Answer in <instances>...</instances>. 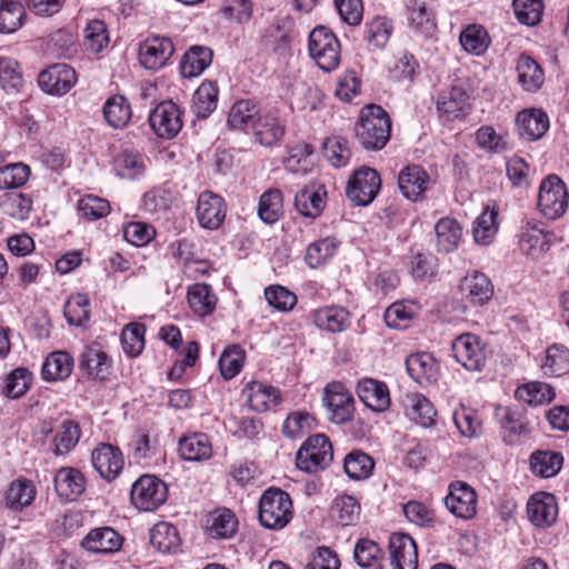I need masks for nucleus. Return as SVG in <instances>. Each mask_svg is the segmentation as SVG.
<instances>
[{
    "instance_id": "9d476101",
    "label": "nucleus",
    "mask_w": 569,
    "mask_h": 569,
    "mask_svg": "<svg viewBox=\"0 0 569 569\" xmlns=\"http://www.w3.org/2000/svg\"><path fill=\"white\" fill-rule=\"evenodd\" d=\"M323 402L330 412V420L335 423H345L352 419L355 399L341 382H331L325 388Z\"/></svg>"
},
{
    "instance_id": "4c0bfd02",
    "label": "nucleus",
    "mask_w": 569,
    "mask_h": 569,
    "mask_svg": "<svg viewBox=\"0 0 569 569\" xmlns=\"http://www.w3.org/2000/svg\"><path fill=\"white\" fill-rule=\"evenodd\" d=\"M187 299L190 309L199 317L211 315L217 306V296L211 286L207 283H194L188 288Z\"/></svg>"
},
{
    "instance_id": "6e6d98bb",
    "label": "nucleus",
    "mask_w": 569,
    "mask_h": 569,
    "mask_svg": "<svg viewBox=\"0 0 569 569\" xmlns=\"http://www.w3.org/2000/svg\"><path fill=\"white\" fill-rule=\"evenodd\" d=\"M146 327L139 322H131L124 326L120 340L122 349L129 357H137L144 348Z\"/></svg>"
},
{
    "instance_id": "7c9ffc66",
    "label": "nucleus",
    "mask_w": 569,
    "mask_h": 569,
    "mask_svg": "<svg viewBox=\"0 0 569 569\" xmlns=\"http://www.w3.org/2000/svg\"><path fill=\"white\" fill-rule=\"evenodd\" d=\"M461 290L473 305L482 306L493 295V286L490 279L482 272L473 271L463 278Z\"/></svg>"
},
{
    "instance_id": "f704fd0d",
    "label": "nucleus",
    "mask_w": 569,
    "mask_h": 569,
    "mask_svg": "<svg viewBox=\"0 0 569 569\" xmlns=\"http://www.w3.org/2000/svg\"><path fill=\"white\" fill-rule=\"evenodd\" d=\"M73 358L67 351H53L44 360L41 375L46 381L67 379L73 369Z\"/></svg>"
},
{
    "instance_id": "e433bc0d",
    "label": "nucleus",
    "mask_w": 569,
    "mask_h": 569,
    "mask_svg": "<svg viewBox=\"0 0 569 569\" xmlns=\"http://www.w3.org/2000/svg\"><path fill=\"white\" fill-rule=\"evenodd\" d=\"M248 403L257 412H264L280 401V391L259 381H251L247 386Z\"/></svg>"
},
{
    "instance_id": "58836bf2",
    "label": "nucleus",
    "mask_w": 569,
    "mask_h": 569,
    "mask_svg": "<svg viewBox=\"0 0 569 569\" xmlns=\"http://www.w3.org/2000/svg\"><path fill=\"white\" fill-rule=\"evenodd\" d=\"M79 367L89 377L103 380L109 375L111 359L100 349L88 347L80 356Z\"/></svg>"
},
{
    "instance_id": "603ef678",
    "label": "nucleus",
    "mask_w": 569,
    "mask_h": 569,
    "mask_svg": "<svg viewBox=\"0 0 569 569\" xmlns=\"http://www.w3.org/2000/svg\"><path fill=\"white\" fill-rule=\"evenodd\" d=\"M246 352L240 345H230L224 348L219 358V369L226 380L234 378L242 369Z\"/></svg>"
},
{
    "instance_id": "393cba45",
    "label": "nucleus",
    "mask_w": 569,
    "mask_h": 569,
    "mask_svg": "<svg viewBox=\"0 0 569 569\" xmlns=\"http://www.w3.org/2000/svg\"><path fill=\"white\" fill-rule=\"evenodd\" d=\"M326 196L327 191L323 184L306 186L295 196V207L303 217L315 219L325 208Z\"/></svg>"
},
{
    "instance_id": "a878e982",
    "label": "nucleus",
    "mask_w": 569,
    "mask_h": 569,
    "mask_svg": "<svg viewBox=\"0 0 569 569\" xmlns=\"http://www.w3.org/2000/svg\"><path fill=\"white\" fill-rule=\"evenodd\" d=\"M496 417L502 430L503 440L508 445H513L518 437L526 436L530 432L529 423L518 410H512L508 407H498L496 409Z\"/></svg>"
},
{
    "instance_id": "412c9836",
    "label": "nucleus",
    "mask_w": 569,
    "mask_h": 569,
    "mask_svg": "<svg viewBox=\"0 0 569 569\" xmlns=\"http://www.w3.org/2000/svg\"><path fill=\"white\" fill-rule=\"evenodd\" d=\"M517 132L527 141L541 139L549 129V118L541 110H522L516 117Z\"/></svg>"
},
{
    "instance_id": "5fc2aeb1",
    "label": "nucleus",
    "mask_w": 569,
    "mask_h": 569,
    "mask_svg": "<svg viewBox=\"0 0 569 569\" xmlns=\"http://www.w3.org/2000/svg\"><path fill=\"white\" fill-rule=\"evenodd\" d=\"M338 242L335 238H323L310 243L306 250L305 260L310 268H317L327 262L336 252Z\"/></svg>"
},
{
    "instance_id": "680f3d73",
    "label": "nucleus",
    "mask_w": 569,
    "mask_h": 569,
    "mask_svg": "<svg viewBox=\"0 0 569 569\" xmlns=\"http://www.w3.org/2000/svg\"><path fill=\"white\" fill-rule=\"evenodd\" d=\"M407 11L410 24L418 32L428 34L436 28L431 12L428 10L423 1L410 0L407 4Z\"/></svg>"
},
{
    "instance_id": "f257e3e1",
    "label": "nucleus",
    "mask_w": 569,
    "mask_h": 569,
    "mask_svg": "<svg viewBox=\"0 0 569 569\" xmlns=\"http://www.w3.org/2000/svg\"><path fill=\"white\" fill-rule=\"evenodd\" d=\"M355 134L363 149L368 151L383 149L391 136V120L388 112L378 104L365 107L355 126Z\"/></svg>"
},
{
    "instance_id": "c9c22d12",
    "label": "nucleus",
    "mask_w": 569,
    "mask_h": 569,
    "mask_svg": "<svg viewBox=\"0 0 569 569\" xmlns=\"http://www.w3.org/2000/svg\"><path fill=\"white\" fill-rule=\"evenodd\" d=\"M219 89L214 81L206 80L196 90L192 98V111L197 118L207 119L218 104Z\"/></svg>"
},
{
    "instance_id": "c03bdc74",
    "label": "nucleus",
    "mask_w": 569,
    "mask_h": 569,
    "mask_svg": "<svg viewBox=\"0 0 569 569\" xmlns=\"http://www.w3.org/2000/svg\"><path fill=\"white\" fill-rule=\"evenodd\" d=\"M541 369L546 376L561 377L569 372V349L561 343L548 347Z\"/></svg>"
},
{
    "instance_id": "4d7b16f0",
    "label": "nucleus",
    "mask_w": 569,
    "mask_h": 569,
    "mask_svg": "<svg viewBox=\"0 0 569 569\" xmlns=\"http://www.w3.org/2000/svg\"><path fill=\"white\" fill-rule=\"evenodd\" d=\"M382 558V550L380 546L368 538L359 539L353 548V559L361 568H371L380 565Z\"/></svg>"
},
{
    "instance_id": "0e129e2a",
    "label": "nucleus",
    "mask_w": 569,
    "mask_h": 569,
    "mask_svg": "<svg viewBox=\"0 0 569 569\" xmlns=\"http://www.w3.org/2000/svg\"><path fill=\"white\" fill-rule=\"evenodd\" d=\"M312 153L313 148L310 144L306 142L296 144L290 149L289 157L284 160L286 169L293 173L306 174L312 166L309 159Z\"/></svg>"
},
{
    "instance_id": "b1692460",
    "label": "nucleus",
    "mask_w": 569,
    "mask_h": 569,
    "mask_svg": "<svg viewBox=\"0 0 569 569\" xmlns=\"http://www.w3.org/2000/svg\"><path fill=\"white\" fill-rule=\"evenodd\" d=\"M122 537L111 527L94 528L83 538L81 546L94 553H113L122 546Z\"/></svg>"
},
{
    "instance_id": "6e6552de",
    "label": "nucleus",
    "mask_w": 569,
    "mask_h": 569,
    "mask_svg": "<svg viewBox=\"0 0 569 569\" xmlns=\"http://www.w3.org/2000/svg\"><path fill=\"white\" fill-rule=\"evenodd\" d=\"M389 557L378 569H418V547L407 533L396 532L389 538Z\"/></svg>"
},
{
    "instance_id": "79ce46f5",
    "label": "nucleus",
    "mask_w": 569,
    "mask_h": 569,
    "mask_svg": "<svg viewBox=\"0 0 569 569\" xmlns=\"http://www.w3.org/2000/svg\"><path fill=\"white\" fill-rule=\"evenodd\" d=\"M518 82L526 91H537L545 81L541 67L529 56L521 54L517 62Z\"/></svg>"
},
{
    "instance_id": "20e7f679",
    "label": "nucleus",
    "mask_w": 569,
    "mask_h": 569,
    "mask_svg": "<svg viewBox=\"0 0 569 569\" xmlns=\"http://www.w3.org/2000/svg\"><path fill=\"white\" fill-rule=\"evenodd\" d=\"M308 49L310 57L323 71H332L339 66L340 43L329 28L316 27L309 34Z\"/></svg>"
},
{
    "instance_id": "37998d69",
    "label": "nucleus",
    "mask_w": 569,
    "mask_h": 569,
    "mask_svg": "<svg viewBox=\"0 0 569 569\" xmlns=\"http://www.w3.org/2000/svg\"><path fill=\"white\" fill-rule=\"evenodd\" d=\"M180 542L178 529L169 522H158L150 530V543L160 552H174Z\"/></svg>"
},
{
    "instance_id": "ddd939ff",
    "label": "nucleus",
    "mask_w": 569,
    "mask_h": 569,
    "mask_svg": "<svg viewBox=\"0 0 569 569\" xmlns=\"http://www.w3.org/2000/svg\"><path fill=\"white\" fill-rule=\"evenodd\" d=\"M180 110L171 100L160 102L149 114L153 132L163 139L176 137L182 128Z\"/></svg>"
},
{
    "instance_id": "4468645a",
    "label": "nucleus",
    "mask_w": 569,
    "mask_h": 569,
    "mask_svg": "<svg viewBox=\"0 0 569 569\" xmlns=\"http://www.w3.org/2000/svg\"><path fill=\"white\" fill-rule=\"evenodd\" d=\"M77 82L73 68L66 63H56L42 70L38 76L39 87L52 96H63Z\"/></svg>"
},
{
    "instance_id": "bf43d9fd",
    "label": "nucleus",
    "mask_w": 569,
    "mask_h": 569,
    "mask_svg": "<svg viewBox=\"0 0 569 569\" xmlns=\"http://www.w3.org/2000/svg\"><path fill=\"white\" fill-rule=\"evenodd\" d=\"M516 396L529 405H542L555 398V390L548 383L533 381L519 387Z\"/></svg>"
},
{
    "instance_id": "5701e85b",
    "label": "nucleus",
    "mask_w": 569,
    "mask_h": 569,
    "mask_svg": "<svg viewBox=\"0 0 569 569\" xmlns=\"http://www.w3.org/2000/svg\"><path fill=\"white\" fill-rule=\"evenodd\" d=\"M54 489L60 498L77 500L86 490V478L73 467H62L54 476Z\"/></svg>"
},
{
    "instance_id": "c85d7f7f",
    "label": "nucleus",
    "mask_w": 569,
    "mask_h": 569,
    "mask_svg": "<svg viewBox=\"0 0 569 569\" xmlns=\"http://www.w3.org/2000/svg\"><path fill=\"white\" fill-rule=\"evenodd\" d=\"M213 52L206 46H191L182 56L180 72L184 78L200 76L212 62Z\"/></svg>"
},
{
    "instance_id": "f03ea898",
    "label": "nucleus",
    "mask_w": 569,
    "mask_h": 569,
    "mask_svg": "<svg viewBox=\"0 0 569 569\" xmlns=\"http://www.w3.org/2000/svg\"><path fill=\"white\" fill-rule=\"evenodd\" d=\"M259 521L267 529H282L292 519V501L286 491L279 488L267 489L259 501Z\"/></svg>"
},
{
    "instance_id": "2f4dec72",
    "label": "nucleus",
    "mask_w": 569,
    "mask_h": 569,
    "mask_svg": "<svg viewBox=\"0 0 569 569\" xmlns=\"http://www.w3.org/2000/svg\"><path fill=\"white\" fill-rule=\"evenodd\" d=\"M436 246L439 252L449 253L458 248L462 237V227L450 217H443L435 226Z\"/></svg>"
},
{
    "instance_id": "aec40b11",
    "label": "nucleus",
    "mask_w": 569,
    "mask_h": 569,
    "mask_svg": "<svg viewBox=\"0 0 569 569\" xmlns=\"http://www.w3.org/2000/svg\"><path fill=\"white\" fill-rule=\"evenodd\" d=\"M357 395L363 405L375 412H385L391 405L387 383L373 378L360 379L357 385Z\"/></svg>"
},
{
    "instance_id": "c756f323",
    "label": "nucleus",
    "mask_w": 569,
    "mask_h": 569,
    "mask_svg": "<svg viewBox=\"0 0 569 569\" xmlns=\"http://www.w3.org/2000/svg\"><path fill=\"white\" fill-rule=\"evenodd\" d=\"M437 108L449 119L465 117L470 109L469 94L463 88L455 86L439 96Z\"/></svg>"
},
{
    "instance_id": "a19ab883",
    "label": "nucleus",
    "mask_w": 569,
    "mask_h": 569,
    "mask_svg": "<svg viewBox=\"0 0 569 569\" xmlns=\"http://www.w3.org/2000/svg\"><path fill=\"white\" fill-rule=\"evenodd\" d=\"M102 111L106 121L113 129L124 128L132 116L128 99L121 94H114L108 98Z\"/></svg>"
},
{
    "instance_id": "de8ad7c7",
    "label": "nucleus",
    "mask_w": 569,
    "mask_h": 569,
    "mask_svg": "<svg viewBox=\"0 0 569 569\" xmlns=\"http://www.w3.org/2000/svg\"><path fill=\"white\" fill-rule=\"evenodd\" d=\"M208 530L214 538H229L237 530L238 520L229 509H218L210 513Z\"/></svg>"
},
{
    "instance_id": "39448f33",
    "label": "nucleus",
    "mask_w": 569,
    "mask_h": 569,
    "mask_svg": "<svg viewBox=\"0 0 569 569\" xmlns=\"http://www.w3.org/2000/svg\"><path fill=\"white\" fill-rule=\"evenodd\" d=\"M568 190L565 182L556 174L545 178L539 188L538 207L548 219L561 217L568 208Z\"/></svg>"
},
{
    "instance_id": "1a4fd4ad",
    "label": "nucleus",
    "mask_w": 569,
    "mask_h": 569,
    "mask_svg": "<svg viewBox=\"0 0 569 569\" xmlns=\"http://www.w3.org/2000/svg\"><path fill=\"white\" fill-rule=\"evenodd\" d=\"M381 187V179L377 170L361 167L350 177L346 193L358 206H367L373 201Z\"/></svg>"
},
{
    "instance_id": "9b49d317",
    "label": "nucleus",
    "mask_w": 569,
    "mask_h": 569,
    "mask_svg": "<svg viewBox=\"0 0 569 569\" xmlns=\"http://www.w3.org/2000/svg\"><path fill=\"white\" fill-rule=\"evenodd\" d=\"M174 52L170 38L164 36H149L139 47V61L147 70L163 68Z\"/></svg>"
},
{
    "instance_id": "a211bd4d",
    "label": "nucleus",
    "mask_w": 569,
    "mask_h": 569,
    "mask_svg": "<svg viewBox=\"0 0 569 569\" xmlns=\"http://www.w3.org/2000/svg\"><path fill=\"white\" fill-rule=\"evenodd\" d=\"M226 212V202L219 194L204 191L199 196L196 214L202 228L218 229L224 221Z\"/></svg>"
},
{
    "instance_id": "e2e57ef3",
    "label": "nucleus",
    "mask_w": 569,
    "mask_h": 569,
    "mask_svg": "<svg viewBox=\"0 0 569 569\" xmlns=\"http://www.w3.org/2000/svg\"><path fill=\"white\" fill-rule=\"evenodd\" d=\"M23 7L13 0H0V32L11 33L22 24Z\"/></svg>"
},
{
    "instance_id": "774afa93",
    "label": "nucleus",
    "mask_w": 569,
    "mask_h": 569,
    "mask_svg": "<svg viewBox=\"0 0 569 569\" xmlns=\"http://www.w3.org/2000/svg\"><path fill=\"white\" fill-rule=\"evenodd\" d=\"M323 148L328 161L333 167L341 168L348 164L351 157V150L346 138H328L323 143Z\"/></svg>"
},
{
    "instance_id": "bb28decb",
    "label": "nucleus",
    "mask_w": 569,
    "mask_h": 569,
    "mask_svg": "<svg viewBox=\"0 0 569 569\" xmlns=\"http://www.w3.org/2000/svg\"><path fill=\"white\" fill-rule=\"evenodd\" d=\"M312 320L321 330L342 332L350 326V312L340 306H327L312 311Z\"/></svg>"
},
{
    "instance_id": "0eeeda50",
    "label": "nucleus",
    "mask_w": 569,
    "mask_h": 569,
    "mask_svg": "<svg viewBox=\"0 0 569 569\" xmlns=\"http://www.w3.org/2000/svg\"><path fill=\"white\" fill-rule=\"evenodd\" d=\"M455 359L469 371H480L487 361V345L477 335L466 332L458 336L451 345Z\"/></svg>"
},
{
    "instance_id": "8fccbe9b",
    "label": "nucleus",
    "mask_w": 569,
    "mask_h": 569,
    "mask_svg": "<svg viewBox=\"0 0 569 569\" xmlns=\"http://www.w3.org/2000/svg\"><path fill=\"white\" fill-rule=\"evenodd\" d=\"M373 467V459L359 450L348 453L343 461V469L347 476L353 480L368 478L372 473Z\"/></svg>"
},
{
    "instance_id": "423d86ee",
    "label": "nucleus",
    "mask_w": 569,
    "mask_h": 569,
    "mask_svg": "<svg viewBox=\"0 0 569 569\" xmlns=\"http://www.w3.org/2000/svg\"><path fill=\"white\" fill-rule=\"evenodd\" d=\"M168 496L166 483L156 476H141L131 488L132 505L141 511H153L164 503Z\"/></svg>"
},
{
    "instance_id": "3c124183",
    "label": "nucleus",
    "mask_w": 569,
    "mask_h": 569,
    "mask_svg": "<svg viewBox=\"0 0 569 569\" xmlns=\"http://www.w3.org/2000/svg\"><path fill=\"white\" fill-rule=\"evenodd\" d=\"M63 315L69 325L81 327L90 319V300L87 295L76 293L64 303Z\"/></svg>"
},
{
    "instance_id": "69168bd1",
    "label": "nucleus",
    "mask_w": 569,
    "mask_h": 569,
    "mask_svg": "<svg viewBox=\"0 0 569 569\" xmlns=\"http://www.w3.org/2000/svg\"><path fill=\"white\" fill-rule=\"evenodd\" d=\"M30 176L29 166L17 162L0 168V190L22 187Z\"/></svg>"
},
{
    "instance_id": "13d9d810",
    "label": "nucleus",
    "mask_w": 569,
    "mask_h": 569,
    "mask_svg": "<svg viewBox=\"0 0 569 569\" xmlns=\"http://www.w3.org/2000/svg\"><path fill=\"white\" fill-rule=\"evenodd\" d=\"M460 43L467 52L480 56L489 47L490 39L483 27L471 24L460 34Z\"/></svg>"
},
{
    "instance_id": "09e8293b",
    "label": "nucleus",
    "mask_w": 569,
    "mask_h": 569,
    "mask_svg": "<svg viewBox=\"0 0 569 569\" xmlns=\"http://www.w3.org/2000/svg\"><path fill=\"white\" fill-rule=\"evenodd\" d=\"M282 192L279 189L264 191L259 200V218L269 224L277 222L282 214Z\"/></svg>"
},
{
    "instance_id": "72a5a7b5",
    "label": "nucleus",
    "mask_w": 569,
    "mask_h": 569,
    "mask_svg": "<svg viewBox=\"0 0 569 569\" xmlns=\"http://www.w3.org/2000/svg\"><path fill=\"white\" fill-rule=\"evenodd\" d=\"M81 437V429L77 421L66 419L63 420L52 439V453L56 457L66 456L72 451Z\"/></svg>"
},
{
    "instance_id": "338daca9",
    "label": "nucleus",
    "mask_w": 569,
    "mask_h": 569,
    "mask_svg": "<svg viewBox=\"0 0 569 569\" xmlns=\"http://www.w3.org/2000/svg\"><path fill=\"white\" fill-rule=\"evenodd\" d=\"M498 211L492 208L486 210L476 219L473 223V238L477 243L487 244L497 232Z\"/></svg>"
},
{
    "instance_id": "052dcab7",
    "label": "nucleus",
    "mask_w": 569,
    "mask_h": 569,
    "mask_svg": "<svg viewBox=\"0 0 569 569\" xmlns=\"http://www.w3.org/2000/svg\"><path fill=\"white\" fill-rule=\"evenodd\" d=\"M34 496L36 490L30 481L16 480L10 485L7 491L6 502L9 508L21 510L33 501Z\"/></svg>"
},
{
    "instance_id": "cd10ccee",
    "label": "nucleus",
    "mask_w": 569,
    "mask_h": 569,
    "mask_svg": "<svg viewBox=\"0 0 569 569\" xmlns=\"http://www.w3.org/2000/svg\"><path fill=\"white\" fill-rule=\"evenodd\" d=\"M519 246L523 253L532 259H537L549 250L550 240L539 224L528 222L521 228Z\"/></svg>"
},
{
    "instance_id": "dca6fc26",
    "label": "nucleus",
    "mask_w": 569,
    "mask_h": 569,
    "mask_svg": "<svg viewBox=\"0 0 569 569\" xmlns=\"http://www.w3.org/2000/svg\"><path fill=\"white\" fill-rule=\"evenodd\" d=\"M91 463L101 478L112 481L122 471L124 458L118 447L100 442L91 452Z\"/></svg>"
},
{
    "instance_id": "6ab92c4d",
    "label": "nucleus",
    "mask_w": 569,
    "mask_h": 569,
    "mask_svg": "<svg viewBox=\"0 0 569 569\" xmlns=\"http://www.w3.org/2000/svg\"><path fill=\"white\" fill-rule=\"evenodd\" d=\"M430 183L429 173L419 164H409L398 174V188L402 196L413 202L423 198Z\"/></svg>"
},
{
    "instance_id": "473e14b6",
    "label": "nucleus",
    "mask_w": 569,
    "mask_h": 569,
    "mask_svg": "<svg viewBox=\"0 0 569 569\" xmlns=\"http://www.w3.org/2000/svg\"><path fill=\"white\" fill-rule=\"evenodd\" d=\"M178 452L183 460L203 461L212 456V446L206 433H193L180 439Z\"/></svg>"
},
{
    "instance_id": "f8f14e48",
    "label": "nucleus",
    "mask_w": 569,
    "mask_h": 569,
    "mask_svg": "<svg viewBox=\"0 0 569 569\" xmlns=\"http://www.w3.org/2000/svg\"><path fill=\"white\" fill-rule=\"evenodd\" d=\"M445 505L453 516L461 519H471L477 512V493L467 482L453 481L449 485Z\"/></svg>"
},
{
    "instance_id": "2eb2a0df",
    "label": "nucleus",
    "mask_w": 569,
    "mask_h": 569,
    "mask_svg": "<svg viewBox=\"0 0 569 569\" xmlns=\"http://www.w3.org/2000/svg\"><path fill=\"white\" fill-rule=\"evenodd\" d=\"M251 129L254 140L264 147L277 144L286 133V124L278 110L260 111L253 119Z\"/></svg>"
},
{
    "instance_id": "864d4df0",
    "label": "nucleus",
    "mask_w": 569,
    "mask_h": 569,
    "mask_svg": "<svg viewBox=\"0 0 569 569\" xmlns=\"http://www.w3.org/2000/svg\"><path fill=\"white\" fill-rule=\"evenodd\" d=\"M32 373L27 368H16L6 378L2 395L10 399L21 398L29 390Z\"/></svg>"
},
{
    "instance_id": "a18cd8bd",
    "label": "nucleus",
    "mask_w": 569,
    "mask_h": 569,
    "mask_svg": "<svg viewBox=\"0 0 569 569\" xmlns=\"http://www.w3.org/2000/svg\"><path fill=\"white\" fill-rule=\"evenodd\" d=\"M407 400V416L411 420L423 428L435 425L437 411L425 396L415 393L409 396Z\"/></svg>"
},
{
    "instance_id": "ea45409f",
    "label": "nucleus",
    "mask_w": 569,
    "mask_h": 569,
    "mask_svg": "<svg viewBox=\"0 0 569 569\" xmlns=\"http://www.w3.org/2000/svg\"><path fill=\"white\" fill-rule=\"evenodd\" d=\"M563 456L551 450H536L530 456V469L533 475L550 478L555 477L562 468Z\"/></svg>"
},
{
    "instance_id": "7ed1b4c3",
    "label": "nucleus",
    "mask_w": 569,
    "mask_h": 569,
    "mask_svg": "<svg viewBox=\"0 0 569 569\" xmlns=\"http://www.w3.org/2000/svg\"><path fill=\"white\" fill-rule=\"evenodd\" d=\"M333 459L331 441L325 433H316L302 443L296 455L297 467L308 473L326 469Z\"/></svg>"
},
{
    "instance_id": "4be33fe9",
    "label": "nucleus",
    "mask_w": 569,
    "mask_h": 569,
    "mask_svg": "<svg viewBox=\"0 0 569 569\" xmlns=\"http://www.w3.org/2000/svg\"><path fill=\"white\" fill-rule=\"evenodd\" d=\"M406 367L409 376L422 387L436 382L439 378V365L430 353L420 352L409 356Z\"/></svg>"
},
{
    "instance_id": "49530a36",
    "label": "nucleus",
    "mask_w": 569,
    "mask_h": 569,
    "mask_svg": "<svg viewBox=\"0 0 569 569\" xmlns=\"http://www.w3.org/2000/svg\"><path fill=\"white\" fill-rule=\"evenodd\" d=\"M260 109L258 103L251 99L236 101L228 114L227 123L230 129L242 130L258 116Z\"/></svg>"
},
{
    "instance_id": "f3484780",
    "label": "nucleus",
    "mask_w": 569,
    "mask_h": 569,
    "mask_svg": "<svg viewBox=\"0 0 569 569\" xmlns=\"http://www.w3.org/2000/svg\"><path fill=\"white\" fill-rule=\"evenodd\" d=\"M529 521L537 528H549L557 521L558 502L555 495L536 492L527 502Z\"/></svg>"
}]
</instances>
